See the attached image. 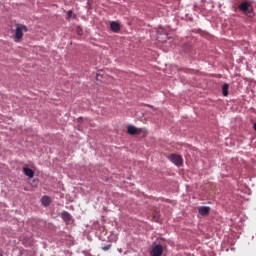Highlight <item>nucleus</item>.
<instances>
[{
    "label": "nucleus",
    "instance_id": "obj_1",
    "mask_svg": "<svg viewBox=\"0 0 256 256\" xmlns=\"http://www.w3.org/2000/svg\"><path fill=\"white\" fill-rule=\"evenodd\" d=\"M238 9L247 17H255V13L253 12V6L247 1L240 3Z\"/></svg>",
    "mask_w": 256,
    "mask_h": 256
},
{
    "label": "nucleus",
    "instance_id": "obj_2",
    "mask_svg": "<svg viewBox=\"0 0 256 256\" xmlns=\"http://www.w3.org/2000/svg\"><path fill=\"white\" fill-rule=\"evenodd\" d=\"M27 31H29L27 26L23 24L18 25L15 31V39H18V41L23 39V33H27Z\"/></svg>",
    "mask_w": 256,
    "mask_h": 256
},
{
    "label": "nucleus",
    "instance_id": "obj_3",
    "mask_svg": "<svg viewBox=\"0 0 256 256\" xmlns=\"http://www.w3.org/2000/svg\"><path fill=\"white\" fill-rule=\"evenodd\" d=\"M169 161H171V163H174V165H176L177 167H181V165H183V157H181V155L179 154H170L168 156Z\"/></svg>",
    "mask_w": 256,
    "mask_h": 256
},
{
    "label": "nucleus",
    "instance_id": "obj_4",
    "mask_svg": "<svg viewBox=\"0 0 256 256\" xmlns=\"http://www.w3.org/2000/svg\"><path fill=\"white\" fill-rule=\"evenodd\" d=\"M128 135H141V133H146L145 128H137L133 125L127 127Z\"/></svg>",
    "mask_w": 256,
    "mask_h": 256
},
{
    "label": "nucleus",
    "instance_id": "obj_5",
    "mask_svg": "<svg viewBox=\"0 0 256 256\" xmlns=\"http://www.w3.org/2000/svg\"><path fill=\"white\" fill-rule=\"evenodd\" d=\"M163 255V246L160 244H157L152 247L150 250V256H162Z\"/></svg>",
    "mask_w": 256,
    "mask_h": 256
},
{
    "label": "nucleus",
    "instance_id": "obj_6",
    "mask_svg": "<svg viewBox=\"0 0 256 256\" xmlns=\"http://www.w3.org/2000/svg\"><path fill=\"white\" fill-rule=\"evenodd\" d=\"M209 211H211V208L209 206H202L198 209V213L203 217L209 215Z\"/></svg>",
    "mask_w": 256,
    "mask_h": 256
},
{
    "label": "nucleus",
    "instance_id": "obj_7",
    "mask_svg": "<svg viewBox=\"0 0 256 256\" xmlns=\"http://www.w3.org/2000/svg\"><path fill=\"white\" fill-rule=\"evenodd\" d=\"M110 29L113 33H119L121 31V25L117 22H111Z\"/></svg>",
    "mask_w": 256,
    "mask_h": 256
},
{
    "label": "nucleus",
    "instance_id": "obj_8",
    "mask_svg": "<svg viewBox=\"0 0 256 256\" xmlns=\"http://www.w3.org/2000/svg\"><path fill=\"white\" fill-rule=\"evenodd\" d=\"M23 171L26 177H29L30 179H32V177H35V172H33L31 168H24Z\"/></svg>",
    "mask_w": 256,
    "mask_h": 256
},
{
    "label": "nucleus",
    "instance_id": "obj_9",
    "mask_svg": "<svg viewBox=\"0 0 256 256\" xmlns=\"http://www.w3.org/2000/svg\"><path fill=\"white\" fill-rule=\"evenodd\" d=\"M62 219L65 221V223L71 222V214H69L67 211L62 212Z\"/></svg>",
    "mask_w": 256,
    "mask_h": 256
},
{
    "label": "nucleus",
    "instance_id": "obj_10",
    "mask_svg": "<svg viewBox=\"0 0 256 256\" xmlns=\"http://www.w3.org/2000/svg\"><path fill=\"white\" fill-rule=\"evenodd\" d=\"M42 205H44V207H49V205H51V198H49V196H43Z\"/></svg>",
    "mask_w": 256,
    "mask_h": 256
},
{
    "label": "nucleus",
    "instance_id": "obj_11",
    "mask_svg": "<svg viewBox=\"0 0 256 256\" xmlns=\"http://www.w3.org/2000/svg\"><path fill=\"white\" fill-rule=\"evenodd\" d=\"M222 93L224 97H227L229 95V84H224L222 86Z\"/></svg>",
    "mask_w": 256,
    "mask_h": 256
},
{
    "label": "nucleus",
    "instance_id": "obj_12",
    "mask_svg": "<svg viewBox=\"0 0 256 256\" xmlns=\"http://www.w3.org/2000/svg\"><path fill=\"white\" fill-rule=\"evenodd\" d=\"M111 247H112V245H111V244H108V245L102 247V250H103V251H109V249H111Z\"/></svg>",
    "mask_w": 256,
    "mask_h": 256
},
{
    "label": "nucleus",
    "instance_id": "obj_13",
    "mask_svg": "<svg viewBox=\"0 0 256 256\" xmlns=\"http://www.w3.org/2000/svg\"><path fill=\"white\" fill-rule=\"evenodd\" d=\"M73 17V10L68 11L67 19H71Z\"/></svg>",
    "mask_w": 256,
    "mask_h": 256
},
{
    "label": "nucleus",
    "instance_id": "obj_14",
    "mask_svg": "<svg viewBox=\"0 0 256 256\" xmlns=\"http://www.w3.org/2000/svg\"><path fill=\"white\" fill-rule=\"evenodd\" d=\"M253 129L256 131V122L253 124Z\"/></svg>",
    "mask_w": 256,
    "mask_h": 256
},
{
    "label": "nucleus",
    "instance_id": "obj_15",
    "mask_svg": "<svg viewBox=\"0 0 256 256\" xmlns=\"http://www.w3.org/2000/svg\"><path fill=\"white\" fill-rule=\"evenodd\" d=\"M0 256H3V253L1 252V250H0Z\"/></svg>",
    "mask_w": 256,
    "mask_h": 256
}]
</instances>
